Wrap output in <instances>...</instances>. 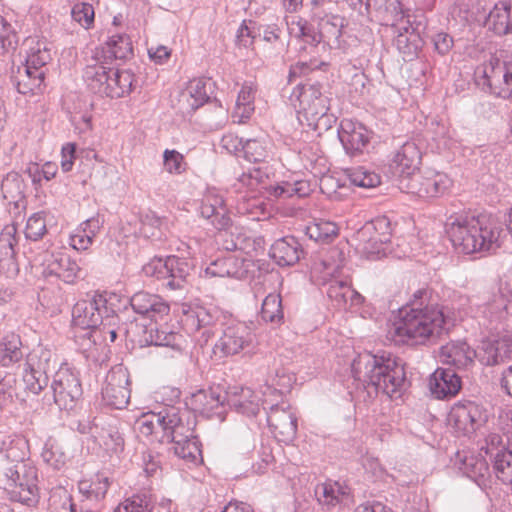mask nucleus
Returning <instances> with one entry per match:
<instances>
[{
    "mask_svg": "<svg viewBox=\"0 0 512 512\" xmlns=\"http://www.w3.org/2000/svg\"><path fill=\"white\" fill-rule=\"evenodd\" d=\"M195 424V417L191 412L171 407L159 413L142 415L136 421V428L142 436L152 437L162 443H173L177 457L196 464L202 459V453L194 435Z\"/></svg>",
    "mask_w": 512,
    "mask_h": 512,
    "instance_id": "1",
    "label": "nucleus"
},
{
    "mask_svg": "<svg viewBox=\"0 0 512 512\" xmlns=\"http://www.w3.org/2000/svg\"><path fill=\"white\" fill-rule=\"evenodd\" d=\"M452 325L447 307L410 303L398 310L388 327L387 339L396 345H424L448 332Z\"/></svg>",
    "mask_w": 512,
    "mask_h": 512,
    "instance_id": "2",
    "label": "nucleus"
},
{
    "mask_svg": "<svg viewBox=\"0 0 512 512\" xmlns=\"http://www.w3.org/2000/svg\"><path fill=\"white\" fill-rule=\"evenodd\" d=\"M351 370L354 378L363 382L369 396L381 392L392 399H397L407 386L403 365L389 356L360 354L354 359Z\"/></svg>",
    "mask_w": 512,
    "mask_h": 512,
    "instance_id": "3",
    "label": "nucleus"
},
{
    "mask_svg": "<svg viewBox=\"0 0 512 512\" xmlns=\"http://www.w3.org/2000/svg\"><path fill=\"white\" fill-rule=\"evenodd\" d=\"M344 266L343 252L337 248L313 263L312 272L322 274L323 284H328L327 295L339 309L360 306L364 297L354 290L348 279H339L338 274Z\"/></svg>",
    "mask_w": 512,
    "mask_h": 512,
    "instance_id": "4",
    "label": "nucleus"
},
{
    "mask_svg": "<svg viewBox=\"0 0 512 512\" xmlns=\"http://www.w3.org/2000/svg\"><path fill=\"white\" fill-rule=\"evenodd\" d=\"M83 79L93 93L110 98L128 95L135 82L130 70L116 69L101 62V58H91L84 69Z\"/></svg>",
    "mask_w": 512,
    "mask_h": 512,
    "instance_id": "5",
    "label": "nucleus"
},
{
    "mask_svg": "<svg viewBox=\"0 0 512 512\" xmlns=\"http://www.w3.org/2000/svg\"><path fill=\"white\" fill-rule=\"evenodd\" d=\"M483 325L496 331L495 337L503 361L512 358V329H506L512 320V292L502 285L482 310Z\"/></svg>",
    "mask_w": 512,
    "mask_h": 512,
    "instance_id": "6",
    "label": "nucleus"
},
{
    "mask_svg": "<svg viewBox=\"0 0 512 512\" xmlns=\"http://www.w3.org/2000/svg\"><path fill=\"white\" fill-rule=\"evenodd\" d=\"M25 64L18 67L13 76L17 91L21 94L34 93L44 82L45 66L51 61V47L46 40L29 38Z\"/></svg>",
    "mask_w": 512,
    "mask_h": 512,
    "instance_id": "7",
    "label": "nucleus"
},
{
    "mask_svg": "<svg viewBox=\"0 0 512 512\" xmlns=\"http://www.w3.org/2000/svg\"><path fill=\"white\" fill-rule=\"evenodd\" d=\"M114 299L106 293H94L77 301L72 310L74 328L98 329L104 321L113 324L116 310Z\"/></svg>",
    "mask_w": 512,
    "mask_h": 512,
    "instance_id": "8",
    "label": "nucleus"
},
{
    "mask_svg": "<svg viewBox=\"0 0 512 512\" xmlns=\"http://www.w3.org/2000/svg\"><path fill=\"white\" fill-rule=\"evenodd\" d=\"M314 18L318 23L320 41L332 49L342 50L344 53L353 52L359 57L363 56L359 51H353L354 48H360L364 52L369 48V44L361 43L356 37L349 35L346 31L347 21L344 17L332 13V11L316 12Z\"/></svg>",
    "mask_w": 512,
    "mask_h": 512,
    "instance_id": "9",
    "label": "nucleus"
},
{
    "mask_svg": "<svg viewBox=\"0 0 512 512\" xmlns=\"http://www.w3.org/2000/svg\"><path fill=\"white\" fill-rule=\"evenodd\" d=\"M184 328L194 334L197 343L203 347L214 336L213 326L225 318V313L211 303L184 304L182 306Z\"/></svg>",
    "mask_w": 512,
    "mask_h": 512,
    "instance_id": "10",
    "label": "nucleus"
},
{
    "mask_svg": "<svg viewBox=\"0 0 512 512\" xmlns=\"http://www.w3.org/2000/svg\"><path fill=\"white\" fill-rule=\"evenodd\" d=\"M476 84L485 92L505 100L512 99V61L491 58L477 68Z\"/></svg>",
    "mask_w": 512,
    "mask_h": 512,
    "instance_id": "11",
    "label": "nucleus"
},
{
    "mask_svg": "<svg viewBox=\"0 0 512 512\" xmlns=\"http://www.w3.org/2000/svg\"><path fill=\"white\" fill-rule=\"evenodd\" d=\"M255 334L245 322L230 320L224 324L222 333L213 346V353L219 358L238 355L253 348Z\"/></svg>",
    "mask_w": 512,
    "mask_h": 512,
    "instance_id": "12",
    "label": "nucleus"
},
{
    "mask_svg": "<svg viewBox=\"0 0 512 512\" xmlns=\"http://www.w3.org/2000/svg\"><path fill=\"white\" fill-rule=\"evenodd\" d=\"M51 391L55 404L61 410H71L81 398L83 390L79 372L63 364L53 375Z\"/></svg>",
    "mask_w": 512,
    "mask_h": 512,
    "instance_id": "13",
    "label": "nucleus"
},
{
    "mask_svg": "<svg viewBox=\"0 0 512 512\" xmlns=\"http://www.w3.org/2000/svg\"><path fill=\"white\" fill-rule=\"evenodd\" d=\"M111 483V478L105 472H98L91 479L79 481L80 504H75L71 497H68L70 512H98L103 506Z\"/></svg>",
    "mask_w": 512,
    "mask_h": 512,
    "instance_id": "14",
    "label": "nucleus"
},
{
    "mask_svg": "<svg viewBox=\"0 0 512 512\" xmlns=\"http://www.w3.org/2000/svg\"><path fill=\"white\" fill-rule=\"evenodd\" d=\"M451 186L452 180L445 173L428 170L406 177L401 189L420 198H433L445 194Z\"/></svg>",
    "mask_w": 512,
    "mask_h": 512,
    "instance_id": "15",
    "label": "nucleus"
},
{
    "mask_svg": "<svg viewBox=\"0 0 512 512\" xmlns=\"http://www.w3.org/2000/svg\"><path fill=\"white\" fill-rule=\"evenodd\" d=\"M129 372L123 365L112 367L106 375L102 387L103 405L112 409L125 408L130 400Z\"/></svg>",
    "mask_w": 512,
    "mask_h": 512,
    "instance_id": "16",
    "label": "nucleus"
},
{
    "mask_svg": "<svg viewBox=\"0 0 512 512\" xmlns=\"http://www.w3.org/2000/svg\"><path fill=\"white\" fill-rule=\"evenodd\" d=\"M322 86L314 84H298L292 91L290 100L298 102L299 109L307 118L319 120L329 111V98L322 92Z\"/></svg>",
    "mask_w": 512,
    "mask_h": 512,
    "instance_id": "17",
    "label": "nucleus"
},
{
    "mask_svg": "<svg viewBox=\"0 0 512 512\" xmlns=\"http://www.w3.org/2000/svg\"><path fill=\"white\" fill-rule=\"evenodd\" d=\"M487 419V411L474 401L458 402L448 414L449 425L464 435L475 432Z\"/></svg>",
    "mask_w": 512,
    "mask_h": 512,
    "instance_id": "18",
    "label": "nucleus"
},
{
    "mask_svg": "<svg viewBox=\"0 0 512 512\" xmlns=\"http://www.w3.org/2000/svg\"><path fill=\"white\" fill-rule=\"evenodd\" d=\"M42 275L55 276L67 284H74L82 278L78 263L63 252H45L41 256Z\"/></svg>",
    "mask_w": 512,
    "mask_h": 512,
    "instance_id": "19",
    "label": "nucleus"
},
{
    "mask_svg": "<svg viewBox=\"0 0 512 512\" xmlns=\"http://www.w3.org/2000/svg\"><path fill=\"white\" fill-rule=\"evenodd\" d=\"M392 231L393 224L388 216L375 217L358 232V237L363 242L362 251L368 256L380 254L382 246L390 241Z\"/></svg>",
    "mask_w": 512,
    "mask_h": 512,
    "instance_id": "20",
    "label": "nucleus"
},
{
    "mask_svg": "<svg viewBox=\"0 0 512 512\" xmlns=\"http://www.w3.org/2000/svg\"><path fill=\"white\" fill-rule=\"evenodd\" d=\"M51 353L48 350H33L27 357L23 371L25 389L35 395L48 385L47 368Z\"/></svg>",
    "mask_w": 512,
    "mask_h": 512,
    "instance_id": "21",
    "label": "nucleus"
},
{
    "mask_svg": "<svg viewBox=\"0 0 512 512\" xmlns=\"http://www.w3.org/2000/svg\"><path fill=\"white\" fill-rule=\"evenodd\" d=\"M477 218V232L473 233V238L470 241V250L466 254L495 253L502 245L504 230L484 215H479Z\"/></svg>",
    "mask_w": 512,
    "mask_h": 512,
    "instance_id": "22",
    "label": "nucleus"
},
{
    "mask_svg": "<svg viewBox=\"0 0 512 512\" xmlns=\"http://www.w3.org/2000/svg\"><path fill=\"white\" fill-rule=\"evenodd\" d=\"M188 405L191 409L207 418L225 420L226 402L224 389L220 386H213L207 390H199L192 394Z\"/></svg>",
    "mask_w": 512,
    "mask_h": 512,
    "instance_id": "23",
    "label": "nucleus"
},
{
    "mask_svg": "<svg viewBox=\"0 0 512 512\" xmlns=\"http://www.w3.org/2000/svg\"><path fill=\"white\" fill-rule=\"evenodd\" d=\"M478 218L475 215H451L445 223V232L454 249L466 254L470 250L473 233L477 232Z\"/></svg>",
    "mask_w": 512,
    "mask_h": 512,
    "instance_id": "24",
    "label": "nucleus"
},
{
    "mask_svg": "<svg viewBox=\"0 0 512 512\" xmlns=\"http://www.w3.org/2000/svg\"><path fill=\"white\" fill-rule=\"evenodd\" d=\"M267 423L278 441L290 443L295 439L297 417L288 404L272 405L267 413Z\"/></svg>",
    "mask_w": 512,
    "mask_h": 512,
    "instance_id": "25",
    "label": "nucleus"
},
{
    "mask_svg": "<svg viewBox=\"0 0 512 512\" xmlns=\"http://www.w3.org/2000/svg\"><path fill=\"white\" fill-rule=\"evenodd\" d=\"M200 215L209 220L218 230L227 228L231 222L229 209L223 193L216 188H208L201 200Z\"/></svg>",
    "mask_w": 512,
    "mask_h": 512,
    "instance_id": "26",
    "label": "nucleus"
},
{
    "mask_svg": "<svg viewBox=\"0 0 512 512\" xmlns=\"http://www.w3.org/2000/svg\"><path fill=\"white\" fill-rule=\"evenodd\" d=\"M89 434L103 451L109 455H120L124 451L125 441L119 428L112 423L95 418L89 427Z\"/></svg>",
    "mask_w": 512,
    "mask_h": 512,
    "instance_id": "27",
    "label": "nucleus"
},
{
    "mask_svg": "<svg viewBox=\"0 0 512 512\" xmlns=\"http://www.w3.org/2000/svg\"><path fill=\"white\" fill-rule=\"evenodd\" d=\"M421 159V150L414 141H407L395 153L390 168L393 174L399 177L400 188L406 177L414 176L417 173Z\"/></svg>",
    "mask_w": 512,
    "mask_h": 512,
    "instance_id": "28",
    "label": "nucleus"
},
{
    "mask_svg": "<svg viewBox=\"0 0 512 512\" xmlns=\"http://www.w3.org/2000/svg\"><path fill=\"white\" fill-rule=\"evenodd\" d=\"M224 395L227 406L247 417L256 416L260 410L262 399L249 387L231 386L224 390Z\"/></svg>",
    "mask_w": 512,
    "mask_h": 512,
    "instance_id": "29",
    "label": "nucleus"
},
{
    "mask_svg": "<svg viewBox=\"0 0 512 512\" xmlns=\"http://www.w3.org/2000/svg\"><path fill=\"white\" fill-rule=\"evenodd\" d=\"M338 137L346 153L354 156L362 153L370 141V132L359 122L343 120Z\"/></svg>",
    "mask_w": 512,
    "mask_h": 512,
    "instance_id": "30",
    "label": "nucleus"
},
{
    "mask_svg": "<svg viewBox=\"0 0 512 512\" xmlns=\"http://www.w3.org/2000/svg\"><path fill=\"white\" fill-rule=\"evenodd\" d=\"M486 454L492 458L493 471L496 477L505 484H512V443L507 447L498 449L496 444L500 443V437L492 434L487 438Z\"/></svg>",
    "mask_w": 512,
    "mask_h": 512,
    "instance_id": "31",
    "label": "nucleus"
},
{
    "mask_svg": "<svg viewBox=\"0 0 512 512\" xmlns=\"http://www.w3.org/2000/svg\"><path fill=\"white\" fill-rule=\"evenodd\" d=\"M133 311L152 322H158L168 315L170 307L160 296L148 292H137L130 299Z\"/></svg>",
    "mask_w": 512,
    "mask_h": 512,
    "instance_id": "32",
    "label": "nucleus"
},
{
    "mask_svg": "<svg viewBox=\"0 0 512 512\" xmlns=\"http://www.w3.org/2000/svg\"><path fill=\"white\" fill-rule=\"evenodd\" d=\"M25 184L22 176L17 172H9L2 180L1 192L3 199L9 206V213L18 216L26 208Z\"/></svg>",
    "mask_w": 512,
    "mask_h": 512,
    "instance_id": "33",
    "label": "nucleus"
},
{
    "mask_svg": "<svg viewBox=\"0 0 512 512\" xmlns=\"http://www.w3.org/2000/svg\"><path fill=\"white\" fill-rule=\"evenodd\" d=\"M461 389V379L450 368H438L429 378V390L436 399L455 396Z\"/></svg>",
    "mask_w": 512,
    "mask_h": 512,
    "instance_id": "34",
    "label": "nucleus"
},
{
    "mask_svg": "<svg viewBox=\"0 0 512 512\" xmlns=\"http://www.w3.org/2000/svg\"><path fill=\"white\" fill-rule=\"evenodd\" d=\"M249 263L235 255L218 258L212 261L204 270L207 277H231L243 279L248 272Z\"/></svg>",
    "mask_w": 512,
    "mask_h": 512,
    "instance_id": "35",
    "label": "nucleus"
},
{
    "mask_svg": "<svg viewBox=\"0 0 512 512\" xmlns=\"http://www.w3.org/2000/svg\"><path fill=\"white\" fill-rule=\"evenodd\" d=\"M270 257L281 267L295 265L303 254L298 240L293 236H286L276 240L270 248Z\"/></svg>",
    "mask_w": 512,
    "mask_h": 512,
    "instance_id": "36",
    "label": "nucleus"
},
{
    "mask_svg": "<svg viewBox=\"0 0 512 512\" xmlns=\"http://www.w3.org/2000/svg\"><path fill=\"white\" fill-rule=\"evenodd\" d=\"M133 54L131 39L126 34L112 35L101 50H97L92 58H101L104 64L112 65L114 60H124Z\"/></svg>",
    "mask_w": 512,
    "mask_h": 512,
    "instance_id": "37",
    "label": "nucleus"
},
{
    "mask_svg": "<svg viewBox=\"0 0 512 512\" xmlns=\"http://www.w3.org/2000/svg\"><path fill=\"white\" fill-rule=\"evenodd\" d=\"M476 358V350L465 341H453L442 346L440 359L443 363L458 369L467 368Z\"/></svg>",
    "mask_w": 512,
    "mask_h": 512,
    "instance_id": "38",
    "label": "nucleus"
},
{
    "mask_svg": "<svg viewBox=\"0 0 512 512\" xmlns=\"http://www.w3.org/2000/svg\"><path fill=\"white\" fill-rule=\"evenodd\" d=\"M458 469L474 481L480 488L487 486L490 479L489 466L483 457L473 454L463 455L457 453Z\"/></svg>",
    "mask_w": 512,
    "mask_h": 512,
    "instance_id": "39",
    "label": "nucleus"
},
{
    "mask_svg": "<svg viewBox=\"0 0 512 512\" xmlns=\"http://www.w3.org/2000/svg\"><path fill=\"white\" fill-rule=\"evenodd\" d=\"M211 87L212 84L208 79H193L181 93L180 102L187 109L194 111L209 101Z\"/></svg>",
    "mask_w": 512,
    "mask_h": 512,
    "instance_id": "40",
    "label": "nucleus"
},
{
    "mask_svg": "<svg viewBox=\"0 0 512 512\" xmlns=\"http://www.w3.org/2000/svg\"><path fill=\"white\" fill-rule=\"evenodd\" d=\"M28 442L20 436L8 437L0 446V468L13 464H27Z\"/></svg>",
    "mask_w": 512,
    "mask_h": 512,
    "instance_id": "41",
    "label": "nucleus"
},
{
    "mask_svg": "<svg viewBox=\"0 0 512 512\" xmlns=\"http://www.w3.org/2000/svg\"><path fill=\"white\" fill-rule=\"evenodd\" d=\"M311 191V183L301 178L299 174H295L289 180L270 185L267 188L268 194L276 199H287L294 196L301 198L308 196Z\"/></svg>",
    "mask_w": 512,
    "mask_h": 512,
    "instance_id": "42",
    "label": "nucleus"
},
{
    "mask_svg": "<svg viewBox=\"0 0 512 512\" xmlns=\"http://www.w3.org/2000/svg\"><path fill=\"white\" fill-rule=\"evenodd\" d=\"M193 269L192 260L176 255L167 256L166 285L173 290L182 288L189 281Z\"/></svg>",
    "mask_w": 512,
    "mask_h": 512,
    "instance_id": "43",
    "label": "nucleus"
},
{
    "mask_svg": "<svg viewBox=\"0 0 512 512\" xmlns=\"http://www.w3.org/2000/svg\"><path fill=\"white\" fill-rule=\"evenodd\" d=\"M145 342L154 346L171 347L174 350H181L182 335L171 330L168 326H158L157 322L146 326Z\"/></svg>",
    "mask_w": 512,
    "mask_h": 512,
    "instance_id": "44",
    "label": "nucleus"
},
{
    "mask_svg": "<svg viewBox=\"0 0 512 512\" xmlns=\"http://www.w3.org/2000/svg\"><path fill=\"white\" fill-rule=\"evenodd\" d=\"M487 25L498 35L512 33V0L495 4L488 15Z\"/></svg>",
    "mask_w": 512,
    "mask_h": 512,
    "instance_id": "45",
    "label": "nucleus"
},
{
    "mask_svg": "<svg viewBox=\"0 0 512 512\" xmlns=\"http://www.w3.org/2000/svg\"><path fill=\"white\" fill-rule=\"evenodd\" d=\"M236 211L249 219L260 221L270 216L269 206L265 200L254 193H246L237 199Z\"/></svg>",
    "mask_w": 512,
    "mask_h": 512,
    "instance_id": "46",
    "label": "nucleus"
},
{
    "mask_svg": "<svg viewBox=\"0 0 512 512\" xmlns=\"http://www.w3.org/2000/svg\"><path fill=\"white\" fill-rule=\"evenodd\" d=\"M12 501L19 502L29 507L36 506L39 501V490L37 481H33V486H26L25 482H15L12 480L8 486H4Z\"/></svg>",
    "mask_w": 512,
    "mask_h": 512,
    "instance_id": "47",
    "label": "nucleus"
},
{
    "mask_svg": "<svg viewBox=\"0 0 512 512\" xmlns=\"http://www.w3.org/2000/svg\"><path fill=\"white\" fill-rule=\"evenodd\" d=\"M12 480L15 482H25L26 486H33V481H38L37 469L31 463L27 464H13L11 466L3 467V479L1 480L4 486H8Z\"/></svg>",
    "mask_w": 512,
    "mask_h": 512,
    "instance_id": "48",
    "label": "nucleus"
},
{
    "mask_svg": "<svg viewBox=\"0 0 512 512\" xmlns=\"http://www.w3.org/2000/svg\"><path fill=\"white\" fill-rule=\"evenodd\" d=\"M255 89L252 83H244L238 93L233 117L239 123L248 120L254 112Z\"/></svg>",
    "mask_w": 512,
    "mask_h": 512,
    "instance_id": "49",
    "label": "nucleus"
},
{
    "mask_svg": "<svg viewBox=\"0 0 512 512\" xmlns=\"http://www.w3.org/2000/svg\"><path fill=\"white\" fill-rule=\"evenodd\" d=\"M289 34L299 38L310 45L321 43L319 31L316 30L306 19L301 17H292L287 21Z\"/></svg>",
    "mask_w": 512,
    "mask_h": 512,
    "instance_id": "50",
    "label": "nucleus"
},
{
    "mask_svg": "<svg viewBox=\"0 0 512 512\" xmlns=\"http://www.w3.org/2000/svg\"><path fill=\"white\" fill-rule=\"evenodd\" d=\"M338 231L336 223L319 220L309 224L306 227L305 234L316 243L328 244L337 237Z\"/></svg>",
    "mask_w": 512,
    "mask_h": 512,
    "instance_id": "51",
    "label": "nucleus"
},
{
    "mask_svg": "<svg viewBox=\"0 0 512 512\" xmlns=\"http://www.w3.org/2000/svg\"><path fill=\"white\" fill-rule=\"evenodd\" d=\"M365 5L369 13L374 12L376 17L387 23L400 20L403 17L402 6L395 7L392 5V0H366Z\"/></svg>",
    "mask_w": 512,
    "mask_h": 512,
    "instance_id": "52",
    "label": "nucleus"
},
{
    "mask_svg": "<svg viewBox=\"0 0 512 512\" xmlns=\"http://www.w3.org/2000/svg\"><path fill=\"white\" fill-rule=\"evenodd\" d=\"M41 458L44 463L55 470H60L67 462L66 453L63 451L59 442L53 437H49L45 441Z\"/></svg>",
    "mask_w": 512,
    "mask_h": 512,
    "instance_id": "53",
    "label": "nucleus"
},
{
    "mask_svg": "<svg viewBox=\"0 0 512 512\" xmlns=\"http://www.w3.org/2000/svg\"><path fill=\"white\" fill-rule=\"evenodd\" d=\"M242 149L243 157L249 162H266L270 158V144L265 139H248Z\"/></svg>",
    "mask_w": 512,
    "mask_h": 512,
    "instance_id": "54",
    "label": "nucleus"
},
{
    "mask_svg": "<svg viewBox=\"0 0 512 512\" xmlns=\"http://www.w3.org/2000/svg\"><path fill=\"white\" fill-rule=\"evenodd\" d=\"M395 45L405 58L412 59L421 48V39L418 33L405 27L404 32H400L395 38Z\"/></svg>",
    "mask_w": 512,
    "mask_h": 512,
    "instance_id": "55",
    "label": "nucleus"
},
{
    "mask_svg": "<svg viewBox=\"0 0 512 512\" xmlns=\"http://www.w3.org/2000/svg\"><path fill=\"white\" fill-rule=\"evenodd\" d=\"M261 318L265 322L272 324H280L283 321L284 313L282 308V300L279 294H268L262 303Z\"/></svg>",
    "mask_w": 512,
    "mask_h": 512,
    "instance_id": "56",
    "label": "nucleus"
},
{
    "mask_svg": "<svg viewBox=\"0 0 512 512\" xmlns=\"http://www.w3.org/2000/svg\"><path fill=\"white\" fill-rule=\"evenodd\" d=\"M346 172L350 183L360 188H374L381 182L379 174L363 166L349 168Z\"/></svg>",
    "mask_w": 512,
    "mask_h": 512,
    "instance_id": "57",
    "label": "nucleus"
},
{
    "mask_svg": "<svg viewBox=\"0 0 512 512\" xmlns=\"http://www.w3.org/2000/svg\"><path fill=\"white\" fill-rule=\"evenodd\" d=\"M152 509L153 499L151 494L141 492L125 499L114 509V512H151Z\"/></svg>",
    "mask_w": 512,
    "mask_h": 512,
    "instance_id": "58",
    "label": "nucleus"
},
{
    "mask_svg": "<svg viewBox=\"0 0 512 512\" xmlns=\"http://www.w3.org/2000/svg\"><path fill=\"white\" fill-rule=\"evenodd\" d=\"M476 358L486 366L496 365L503 359L499 352V348L495 338H487L483 340L476 351Z\"/></svg>",
    "mask_w": 512,
    "mask_h": 512,
    "instance_id": "59",
    "label": "nucleus"
},
{
    "mask_svg": "<svg viewBox=\"0 0 512 512\" xmlns=\"http://www.w3.org/2000/svg\"><path fill=\"white\" fill-rule=\"evenodd\" d=\"M74 341L77 349L89 358L96 349L97 329L75 328Z\"/></svg>",
    "mask_w": 512,
    "mask_h": 512,
    "instance_id": "60",
    "label": "nucleus"
},
{
    "mask_svg": "<svg viewBox=\"0 0 512 512\" xmlns=\"http://www.w3.org/2000/svg\"><path fill=\"white\" fill-rule=\"evenodd\" d=\"M265 176L266 174L262 172L261 168H253L248 172H243L234 185L235 189L240 193V196L246 193H253Z\"/></svg>",
    "mask_w": 512,
    "mask_h": 512,
    "instance_id": "61",
    "label": "nucleus"
},
{
    "mask_svg": "<svg viewBox=\"0 0 512 512\" xmlns=\"http://www.w3.org/2000/svg\"><path fill=\"white\" fill-rule=\"evenodd\" d=\"M72 19L81 27L88 30L94 24L95 11L93 4L89 0H83L75 3L71 10Z\"/></svg>",
    "mask_w": 512,
    "mask_h": 512,
    "instance_id": "62",
    "label": "nucleus"
},
{
    "mask_svg": "<svg viewBox=\"0 0 512 512\" xmlns=\"http://www.w3.org/2000/svg\"><path fill=\"white\" fill-rule=\"evenodd\" d=\"M21 341L19 337L12 335L11 339L0 345V366L8 367L18 362L23 357L20 348Z\"/></svg>",
    "mask_w": 512,
    "mask_h": 512,
    "instance_id": "63",
    "label": "nucleus"
},
{
    "mask_svg": "<svg viewBox=\"0 0 512 512\" xmlns=\"http://www.w3.org/2000/svg\"><path fill=\"white\" fill-rule=\"evenodd\" d=\"M318 501L327 506H334L345 494L341 485L337 482H325L318 485L315 490Z\"/></svg>",
    "mask_w": 512,
    "mask_h": 512,
    "instance_id": "64",
    "label": "nucleus"
}]
</instances>
